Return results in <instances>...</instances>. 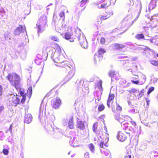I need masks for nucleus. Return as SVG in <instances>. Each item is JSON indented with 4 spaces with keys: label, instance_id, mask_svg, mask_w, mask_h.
I'll use <instances>...</instances> for the list:
<instances>
[{
    "label": "nucleus",
    "instance_id": "obj_1",
    "mask_svg": "<svg viewBox=\"0 0 158 158\" xmlns=\"http://www.w3.org/2000/svg\"><path fill=\"white\" fill-rule=\"evenodd\" d=\"M128 124L126 123L122 124L121 131H119L117 135V139L120 141H125L127 138L130 136V133L129 131L131 130V129L128 128Z\"/></svg>",
    "mask_w": 158,
    "mask_h": 158
},
{
    "label": "nucleus",
    "instance_id": "obj_2",
    "mask_svg": "<svg viewBox=\"0 0 158 158\" xmlns=\"http://www.w3.org/2000/svg\"><path fill=\"white\" fill-rule=\"evenodd\" d=\"M47 19L45 15L41 16L38 21L36 25L39 32H42L48 27Z\"/></svg>",
    "mask_w": 158,
    "mask_h": 158
},
{
    "label": "nucleus",
    "instance_id": "obj_3",
    "mask_svg": "<svg viewBox=\"0 0 158 158\" xmlns=\"http://www.w3.org/2000/svg\"><path fill=\"white\" fill-rule=\"evenodd\" d=\"M115 118L119 122L121 123V126L122 124H124L129 121L131 118L129 116L126 115H120L118 114L115 115Z\"/></svg>",
    "mask_w": 158,
    "mask_h": 158
},
{
    "label": "nucleus",
    "instance_id": "obj_4",
    "mask_svg": "<svg viewBox=\"0 0 158 158\" xmlns=\"http://www.w3.org/2000/svg\"><path fill=\"white\" fill-rule=\"evenodd\" d=\"M110 5V2L107 0H101L98 3L96 4V6L98 9L107 8Z\"/></svg>",
    "mask_w": 158,
    "mask_h": 158
},
{
    "label": "nucleus",
    "instance_id": "obj_5",
    "mask_svg": "<svg viewBox=\"0 0 158 158\" xmlns=\"http://www.w3.org/2000/svg\"><path fill=\"white\" fill-rule=\"evenodd\" d=\"M51 103L52 108L56 109L59 108L61 103V101L59 98L57 97L52 99Z\"/></svg>",
    "mask_w": 158,
    "mask_h": 158
},
{
    "label": "nucleus",
    "instance_id": "obj_6",
    "mask_svg": "<svg viewBox=\"0 0 158 158\" xmlns=\"http://www.w3.org/2000/svg\"><path fill=\"white\" fill-rule=\"evenodd\" d=\"M65 71L68 73L66 76V78L68 80L71 79L74 75V72L71 68L68 65H65Z\"/></svg>",
    "mask_w": 158,
    "mask_h": 158
},
{
    "label": "nucleus",
    "instance_id": "obj_7",
    "mask_svg": "<svg viewBox=\"0 0 158 158\" xmlns=\"http://www.w3.org/2000/svg\"><path fill=\"white\" fill-rule=\"evenodd\" d=\"M53 60L57 64H56L57 66L65 68V65H67L64 63L63 60L61 58V57L60 56L54 58Z\"/></svg>",
    "mask_w": 158,
    "mask_h": 158
},
{
    "label": "nucleus",
    "instance_id": "obj_8",
    "mask_svg": "<svg viewBox=\"0 0 158 158\" xmlns=\"http://www.w3.org/2000/svg\"><path fill=\"white\" fill-rule=\"evenodd\" d=\"M78 40L81 46L84 48H86L88 46V43L86 38L83 35L78 36Z\"/></svg>",
    "mask_w": 158,
    "mask_h": 158
},
{
    "label": "nucleus",
    "instance_id": "obj_9",
    "mask_svg": "<svg viewBox=\"0 0 158 158\" xmlns=\"http://www.w3.org/2000/svg\"><path fill=\"white\" fill-rule=\"evenodd\" d=\"M112 111L114 113H117L118 112H120L122 110V107L116 102V105L114 104L112 102L111 107Z\"/></svg>",
    "mask_w": 158,
    "mask_h": 158
},
{
    "label": "nucleus",
    "instance_id": "obj_10",
    "mask_svg": "<svg viewBox=\"0 0 158 158\" xmlns=\"http://www.w3.org/2000/svg\"><path fill=\"white\" fill-rule=\"evenodd\" d=\"M72 29L71 27L68 28V32H66L64 35V38L67 40H71L70 41L73 42L74 40L71 39V36L73 35Z\"/></svg>",
    "mask_w": 158,
    "mask_h": 158
},
{
    "label": "nucleus",
    "instance_id": "obj_11",
    "mask_svg": "<svg viewBox=\"0 0 158 158\" xmlns=\"http://www.w3.org/2000/svg\"><path fill=\"white\" fill-rule=\"evenodd\" d=\"M114 97V94L110 92L109 94L107 101V105L108 108L110 107L112 102L113 103V100Z\"/></svg>",
    "mask_w": 158,
    "mask_h": 158
},
{
    "label": "nucleus",
    "instance_id": "obj_12",
    "mask_svg": "<svg viewBox=\"0 0 158 158\" xmlns=\"http://www.w3.org/2000/svg\"><path fill=\"white\" fill-rule=\"evenodd\" d=\"M125 47V46L123 44L115 43L113 44V49L114 51H120Z\"/></svg>",
    "mask_w": 158,
    "mask_h": 158
},
{
    "label": "nucleus",
    "instance_id": "obj_13",
    "mask_svg": "<svg viewBox=\"0 0 158 158\" xmlns=\"http://www.w3.org/2000/svg\"><path fill=\"white\" fill-rule=\"evenodd\" d=\"M11 98V100H10L11 101L13 105L15 106L19 104V99L17 97V95L15 96L12 94H10V99Z\"/></svg>",
    "mask_w": 158,
    "mask_h": 158
},
{
    "label": "nucleus",
    "instance_id": "obj_14",
    "mask_svg": "<svg viewBox=\"0 0 158 158\" xmlns=\"http://www.w3.org/2000/svg\"><path fill=\"white\" fill-rule=\"evenodd\" d=\"M25 30V27L20 25L15 29L14 32V34L15 35H19L23 32Z\"/></svg>",
    "mask_w": 158,
    "mask_h": 158
},
{
    "label": "nucleus",
    "instance_id": "obj_15",
    "mask_svg": "<svg viewBox=\"0 0 158 158\" xmlns=\"http://www.w3.org/2000/svg\"><path fill=\"white\" fill-rule=\"evenodd\" d=\"M12 81H14L15 84H18L19 82V76L16 73H13L11 76Z\"/></svg>",
    "mask_w": 158,
    "mask_h": 158
},
{
    "label": "nucleus",
    "instance_id": "obj_16",
    "mask_svg": "<svg viewBox=\"0 0 158 158\" xmlns=\"http://www.w3.org/2000/svg\"><path fill=\"white\" fill-rule=\"evenodd\" d=\"M157 0H151L148 5V9L151 10L154 8L156 6V3Z\"/></svg>",
    "mask_w": 158,
    "mask_h": 158
},
{
    "label": "nucleus",
    "instance_id": "obj_17",
    "mask_svg": "<svg viewBox=\"0 0 158 158\" xmlns=\"http://www.w3.org/2000/svg\"><path fill=\"white\" fill-rule=\"evenodd\" d=\"M32 116L30 114H27L25 115L24 122L27 124H29L32 121Z\"/></svg>",
    "mask_w": 158,
    "mask_h": 158
},
{
    "label": "nucleus",
    "instance_id": "obj_18",
    "mask_svg": "<svg viewBox=\"0 0 158 158\" xmlns=\"http://www.w3.org/2000/svg\"><path fill=\"white\" fill-rule=\"evenodd\" d=\"M73 116H71L68 120V127L71 129H73L74 127V123L73 121Z\"/></svg>",
    "mask_w": 158,
    "mask_h": 158
},
{
    "label": "nucleus",
    "instance_id": "obj_19",
    "mask_svg": "<svg viewBox=\"0 0 158 158\" xmlns=\"http://www.w3.org/2000/svg\"><path fill=\"white\" fill-rule=\"evenodd\" d=\"M79 140L77 138L75 137L71 139L70 141V143L73 146H76L78 144Z\"/></svg>",
    "mask_w": 158,
    "mask_h": 158
},
{
    "label": "nucleus",
    "instance_id": "obj_20",
    "mask_svg": "<svg viewBox=\"0 0 158 158\" xmlns=\"http://www.w3.org/2000/svg\"><path fill=\"white\" fill-rule=\"evenodd\" d=\"M103 56L98 54H95L94 56V61L95 63L100 62L102 59Z\"/></svg>",
    "mask_w": 158,
    "mask_h": 158
},
{
    "label": "nucleus",
    "instance_id": "obj_21",
    "mask_svg": "<svg viewBox=\"0 0 158 158\" xmlns=\"http://www.w3.org/2000/svg\"><path fill=\"white\" fill-rule=\"evenodd\" d=\"M77 127L81 130L85 129V126L84 122L82 121H79L77 122Z\"/></svg>",
    "mask_w": 158,
    "mask_h": 158
},
{
    "label": "nucleus",
    "instance_id": "obj_22",
    "mask_svg": "<svg viewBox=\"0 0 158 158\" xmlns=\"http://www.w3.org/2000/svg\"><path fill=\"white\" fill-rule=\"evenodd\" d=\"M139 76L138 75H135L131 77V79H132L131 80V82L134 84H138L139 82V80H136L138 79Z\"/></svg>",
    "mask_w": 158,
    "mask_h": 158
},
{
    "label": "nucleus",
    "instance_id": "obj_23",
    "mask_svg": "<svg viewBox=\"0 0 158 158\" xmlns=\"http://www.w3.org/2000/svg\"><path fill=\"white\" fill-rule=\"evenodd\" d=\"M93 130L95 133L97 134H100L99 131L98 129V123L96 122L94 124L93 126Z\"/></svg>",
    "mask_w": 158,
    "mask_h": 158
},
{
    "label": "nucleus",
    "instance_id": "obj_24",
    "mask_svg": "<svg viewBox=\"0 0 158 158\" xmlns=\"http://www.w3.org/2000/svg\"><path fill=\"white\" fill-rule=\"evenodd\" d=\"M6 17V16L3 9L2 8H0V18L5 19Z\"/></svg>",
    "mask_w": 158,
    "mask_h": 158
},
{
    "label": "nucleus",
    "instance_id": "obj_25",
    "mask_svg": "<svg viewBox=\"0 0 158 158\" xmlns=\"http://www.w3.org/2000/svg\"><path fill=\"white\" fill-rule=\"evenodd\" d=\"M135 38L137 40H139L142 39H144L145 37L143 34L140 33L137 34L135 36Z\"/></svg>",
    "mask_w": 158,
    "mask_h": 158
},
{
    "label": "nucleus",
    "instance_id": "obj_26",
    "mask_svg": "<svg viewBox=\"0 0 158 158\" xmlns=\"http://www.w3.org/2000/svg\"><path fill=\"white\" fill-rule=\"evenodd\" d=\"M127 123L128 124V128H130L131 129V130H133V129H134L133 128L135 127L136 125V123L134 121H131V124H129L127 122Z\"/></svg>",
    "mask_w": 158,
    "mask_h": 158
},
{
    "label": "nucleus",
    "instance_id": "obj_27",
    "mask_svg": "<svg viewBox=\"0 0 158 158\" xmlns=\"http://www.w3.org/2000/svg\"><path fill=\"white\" fill-rule=\"evenodd\" d=\"M100 148H103L104 149H106L108 147V145L106 143H105L103 142H101L99 144Z\"/></svg>",
    "mask_w": 158,
    "mask_h": 158
},
{
    "label": "nucleus",
    "instance_id": "obj_28",
    "mask_svg": "<svg viewBox=\"0 0 158 158\" xmlns=\"http://www.w3.org/2000/svg\"><path fill=\"white\" fill-rule=\"evenodd\" d=\"M88 147L90 150L92 152H94L95 150V146L93 143H90L88 145Z\"/></svg>",
    "mask_w": 158,
    "mask_h": 158
},
{
    "label": "nucleus",
    "instance_id": "obj_29",
    "mask_svg": "<svg viewBox=\"0 0 158 158\" xmlns=\"http://www.w3.org/2000/svg\"><path fill=\"white\" fill-rule=\"evenodd\" d=\"M106 52V50L102 48H100L98 49V54L100 55H102L104 53H105Z\"/></svg>",
    "mask_w": 158,
    "mask_h": 158
},
{
    "label": "nucleus",
    "instance_id": "obj_30",
    "mask_svg": "<svg viewBox=\"0 0 158 158\" xmlns=\"http://www.w3.org/2000/svg\"><path fill=\"white\" fill-rule=\"evenodd\" d=\"M150 62L152 65L158 67V61L152 60L150 61Z\"/></svg>",
    "mask_w": 158,
    "mask_h": 158
},
{
    "label": "nucleus",
    "instance_id": "obj_31",
    "mask_svg": "<svg viewBox=\"0 0 158 158\" xmlns=\"http://www.w3.org/2000/svg\"><path fill=\"white\" fill-rule=\"evenodd\" d=\"M101 152L103 153L105 155L107 156L109 155L110 153L109 151L107 149H105L103 150L101 149Z\"/></svg>",
    "mask_w": 158,
    "mask_h": 158
},
{
    "label": "nucleus",
    "instance_id": "obj_32",
    "mask_svg": "<svg viewBox=\"0 0 158 158\" xmlns=\"http://www.w3.org/2000/svg\"><path fill=\"white\" fill-rule=\"evenodd\" d=\"M105 106L103 104H101L99 105L98 107V111L99 112L103 111L105 109Z\"/></svg>",
    "mask_w": 158,
    "mask_h": 158
},
{
    "label": "nucleus",
    "instance_id": "obj_33",
    "mask_svg": "<svg viewBox=\"0 0 158 158\" xmlns=\"http://www.w3.org/2000/svg\"><path fill=\"white\" fill-rule=\"evenodd\" d=\"M131 150L129 149H127L126 155L124 156V158H127L129 155H131Z\"/></svg>",
    "mask_w": 158,
    "mask_h": 158
},
{
    "label": "nucleus",
    "instance_id": "obj_34",
    "mask_svg": "<svg viewBox=\"0 0 158 158\" xmlns=\"http://www.w3.org/2000/svg\"><path fill=\"white\" fill-rule=\"evenodd\" d=\"M5 38L6 40H9L10 39V35L9 32L7 31V32L5 33L4 35Z\"/></svg>",
    "mask_w": 158,
    "mask_h": 158
},
{
    "label": "nucleus",
    "instance_id": "obj_35",
    "mask_svg": "<svg viewBox=\"0 0 158 158\" xmlns=\"http://www.w3.org/2000/svg\"><path fill=\"white\" fill-rule=\"evenodd\" d=\"M51 39L52 40L56 41H59V38L55 36H52L51 38Z\"/></svg>",
    "mask_w": 158,
    "mask_h": 158
},
{
    "label": "nucleus",
    "instance_id": "obj_36",
    "mask_svg": "<svg viewBox=\"0 0 158 158\" xmlns=\"http://www.w3.org/2000/svg\"><path fill=\"white\" fill-rule=\"evenodd\" d=\"M154 88L153 87H151L150 88L147 93L148 95H149L154 90Z\"/></svg>",
    "mask_w": 158,
    "mask_h": 158
},
{
    "label": "nucleus",
    "instance_id": "obj_37",
    "mask_svg": "<svg viewBox=\"0 0 158 158\" xmlns=\"http://www.w3.org/2000/svg\"><path fill=\"white\" fill-rule=\"evenodd\" d=\"M32 93V87L30 86L27 90V93H28L31 96V95Z\"/></svg>",
    "mask_w": 158,
    "mask_h": 158
},
{
    "label": "nucleus",
    "instance_id": "obj_38",
    "mask_svg": "<svg viewBox=\"0 0 158 158\" xmlns=\"http://www.w3.org/2000/svg\"><path fill=\"white\" fill-rule=\"evenodd\" d=\"M55 51L57 52H60L61 51V50L60 47L58 46L57 45L56 46Z\"/></svg>",
    "mask_w": 158,
    "mask_h": 158
},
{
    "label": "nucleus",
    "instance_id": "obj_39",
    "mask_svg": "<svg viewBox=\"0 0 158 158\" xmlns=\"http://www.w3.org/2000/svg\"><path fill=\"white\" fill-rule=\"evenodd\" d=\"M109 16L107 15H103L100 17V19L101 20H105L108 18Z\"/></svg>",
    "mask_w": 158,
    "mask_h": 158
},
{
    "label": "nucleus",
    "instance_id": "obj_40",
    "mask_svg": "<svg viewBox=\"0 0 158 158\" xmlns=\"http://www.w3.org/2000/svg\"><path fill=\"white\" fill-rule=\"evenodd\" d=\"M109 75L111 77H112L114 76L115 75V72L113 71H110L109 72Z\"/></svg>",
    "mask_w": 158,
    "mask_h": 158
},
{
    "label": "nucleus",
    "instance_id": "obj_41",
    "mask_svg": "<svg viewBox=\"0 0 158 158\" xmlns=\"http://www.w3.org/2000/svg\"><path fill=\"white\" fill-rule=\"evenodd\" d=\"M48 52L47 51H46V52H45L44 53V54L42 55V56H41V57L40 58L38 56V57L39 58L42 59H43L44 58L46 57L48 55Z\"/></svg>",
    "mask_w": 158,
    "mask_h": 158
},
{
    "label": "nucleus",
    "instance_id": "obj_42",
    "mask_svg": "<svg viewBox=\"0 0 158 158\" xmlns=\"http://www.w3.org/2000/svg\"><path fill=\"white\" fill-rule=\"evenodd\" d=\"M86 4V3L82 0L80 3V5L81 7H85Z\"/></svg>",
    "mask_w": 158,
    "mask_h": 158
},
{
    "label": "nucleus",
    "instance_id": "obj_43",
    "mask_svg": "<svg viewBox=\"0 0 158 158\" xmlns=\"http://www.w3.org/2000/svg\"><path fill=\"white\" fill-rule=\"evenodd\" d=\"M3 153L5 155H7L9 153V151L6 149L4 148L2 151Z\"/></svg>",
    "mask_w": 158,
    "mask_h": 158
},
{
    "label": "nucleus",
    "instance_id": "obj_44",
    "mask_svg": "<svg viewBox=\"0 0 158 158\" xmlns=\"http://www.w3.org/2000/svg\"><path fill=\"white\" fill-rule=\"evenodd\" d=\"M100 42L101 44H104L106 42L105 38L103 37H102L100 39Z\"/></svg>",
    "mask_w": 158,
    "mask_h": 158
},
{
    "label": "nucleus",
    "instance_id": "obj_45",
    "mask_svg": "<svg viewBox=\"0 0 158 158\" xmlns=\"http://www.w3.org/2000/svg\"><path fill=\"white\" fill-rule=\"evenodd\" d=\"M84 82H85V81L83 80H81L79 83V85L80 86L81 85V84H82V86H85V85H84Z\"/></svg>",
    "mask_w": 158,
    "mask_h": 158
},
{
    "label": "nucleus",
    "instance_id": "obj_46",
    "mask_svg": "<svg viewBox=\"0 0 158 158\" xmlns=\"http://www.w3.org/2000/svg\"><path fill=\"white\" fill-rule=\"evenodd\" d=\"M65 13L64 12L62 11L59 14V16L60 17L62 18L64 17V18L65 16H64Z\"/></svg>",
    "mask_w": 158,
    "mask_h": 158
},
{
    "label": "nucleus",
    "instance_id": "obj_47",
    "mask_svg": "<svg viewBox=\"0 0 158 158\" xmlns=\"http://www.w3.org/2000/svg\"><path fill=\"white\" fill-rule=\"evenodd\" d=\"M144 89H143L140 92V93L139 94V95L140 97H142L144 94Z\"/></svg>",
    "mask_w": 158,
    "mask_h": 158
},
{
    "label": "nucleus",
    "instance_id": "obj_48",
    "mask_svg": "<svg viewBox=\"0 0 158 158\" xmlns=\"http://www.w3.org/2000/svg\"><path fill=\"white\" fill-rule=\"evenodd\" d=\"M20 95L22 97H26V95L24 94V92L22 91H20Z\"/></svg>",
    "mask_w": 158,
    "mask_h": 158
},
{
    "label": "nucleus",
    "instance_id": "obj_49",
    "mask_svg": "<svg viewBox=\"0 0 158 158\" xmlns=\"http://www.w3.org/2000/svg\"><path fill=\"white\" fill-rule=\"evenodd\" d=\"M136 90L135 89H132L129 92L130 93H134L136 92Z\"/></svg>",
    "mask_w": 158,
    "mask_h": 158
},
{
    "label": "nucleus",
    "instance_id": "obj_50",
    "mask_svg": "<svg viewBox=\"0 0 158 158\" xmlns=\"http://www.w3.org/2000/svg\"><path fill=\"white\" fill-rule=\"evenodd\" d=\"M26 97H22V98L21 100V102L22 103H24L26 100Z\"/></svg>",
    "mask_w": 158,
    "mask_h": 158
},
{
    "label": "nucleus",
    "instance_id": "obj_51",
    "mask_svg": "<svg viewBox=\"0 0 158 158\" xmlns=\"http://www.w3.org/2000/svg\"><path fill=\"white\" fill-rule=\"evenodd\" d=\"M85 156L86 158H89V152H86L85 154Z\"/></svg>",
    "mask_w": 158,
    "mask_h": 158
},
{
    "label": "nucleus",
    "instance_id": "obj_52",
    "mask_svg": "<svg viewBox=\"0 0 158 158\" xmlns=\"http://www.w3.org/2000/svg\"><path fill=\"white\" fill-rule=\"evenodd\" d=\"M2 87L0 85V96H1L2 94Z\"/></svg>",
    "mask_w": 158,
    "mask_h": 158
},
{
    "label": "nucleus",
    "instance_id": "obj_53",
    "mask_svg": "<svg viewBox=\"0 0 158 158\" xmlns=\"http://www.w3.org/2000/svg\"><path fill=\"white\" fill-rule=\"evenodd\" d=\"M4 109V107L2 106H0V114Z\"/></svg>",
    "mask_w": 158,
    "mask_h": 158
},
{
    "label": "nucleus",
    "instance_id": "obj_54",
    "mask_svg": "<svg viewBox=\"0 0 158 158\" xmlns=\"http://www.w3.org/2000/svg\"><path fill=\"white\" fill-rule=\"evenodd\" d=\"M47 48V49H51L52 50L54 48L52 47H48L47 48Z\"/></svg>",
    "mask_w": 158,
    "mask_h": 158
},
{
    "label": "nucleus",
    "instance_id": "obj_55",
    "mask_svg": "<svg viewBox=\"0 0 158 158\" xmlns=\"http://www.w3.org/2000/svg\"><path fill=\"white\" fill-rule=\"evenodd\" d=\"M7 78L9 81H10V74H9L7 76Z\"/></svg>",
    "mask_w": 158,
    "mask_h": 158
},
{
    "label": "nucleus",
    "instance_id": "obj_56",
    "mask_svg": "<svg viewBox=\"0 0 158 158\" xmlns=\"http://www.w3.org/2000/svg\"><path fill=\"white\" fill-rule=\"evenodd\" d=\"M97 99V100L98 101V102H99L101 100V98L99 97V98H98Z\"/></svg>",
    "mask_w": 158,
    "mask_h": 158
},
{
    "label": "nucleus",
    "instance_id": "obj_57",
    "mask_svg": "<svg viewBox=\"0 0 158 158\" xmlns=\"http://www.w3.org/2000/svg\"><path fill=\"white\" fill-rule=\"evenodd\" d=\"M82 1L86 3L88 0H82Z\"/></svg>",
    "mask_w": 158,
    "mask_h": 158
},
{
    "label": "nucleus",
    "instance_id": "obj_58",
    "mask_svg": "<svg viewBox=\"0 0 158 158\" xmlns=\"http://www.w3.org/2000/svg\"><path fill=\"white\" fill-rule=\"evenodd\" d=\"M88 89H89V88H87V93H89V90Z\"/></svg>",
    "mask_w": 158,
    "mask_h": 158
},
{
    "label": "nucleus",
    "instance_id": "obj_59",
    "mask_svg": "<svg viewBox=\"0 0 158 158\" xmlns=\"http://www.w3.org/2000/svg\"><path fill=\"white\" fill-rule=\"evenodd\" d=\"M128 158H131V155H129V156H128Z\"/></svg>",
    "mask_w": 158,
    "mask_h": 158
},
{
    "label": "nucleus",
    "instance_id": "obj_60",
    "mask_svg": "<svg viewBox=\"0 0 158 158\" xmlns=\"http://www.w3.org/2000/svg\"><path fill=\"white\" fill-rule=\"evenodd\" d=\"M156 56L158 57V54H157L156 55Z\"/></svg>",
    "mask_w": 158,
    "mask_h": 158
},
{
    "label": "nucleus",
    "instance_id": "obj_61",
    "mask_svg": "<svg viewBox=\"0 0 158 158\" xmlns=\"http://www.w3.org/2000/svg\"><path fill=\"white\" fill-rule=\"evenodd\" d=\"M147 104L148 105V101H147Z\"/></svg>",
    "mask_w": 158,
    "mask_h": 158
},
{
    "label": "nucleus",
    "instance_id": "obj_62",
    "mask_svg": "<svg viewBox=\"0 0 158 158\" xmlns=\"http://www.w3.org/2000/svg\"><path fill=\"white\" fill-rule=\"evenodd\" d=\"M148 48L150 50H151V49H150V48Z\"/></svg>",
    "mask_w": 158,
    "mask_h": 158
},
{
    "label": "nucleus",
    "instance_id": "obj_63",
    "mask_svg": "<svg viewBox=\"0 0 158 158\" xmlns=\"http://www.w3.org/2000/svg\"><path fill=\"white\" fill-rule=\"evenodd\" d=\"M45 51V50H44V51ZM44 50H43V52H44Z\"/></svg>",
    "mask_w": 158,
    "mask_h": 158
},
{
    "label": "nucleus",
    "instance_id": "obj_64",
    "mask_svg": "<svg viewBox=\"0 0 158 158\" xmlns=\"http://www.w3.org/2000/svg\"><path fill=\"white\" fill-rule=\"evenodd\" d=\"M2 0H0V1H1Z\"/></svg>",
    "mask_w": 158,
    "mask_h": 158
}]
</instances>
